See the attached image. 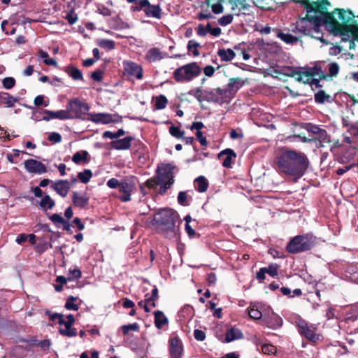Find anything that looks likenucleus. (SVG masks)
I'll use <instances>...</instances> for the list:
<instances>
[{
	"mask_svg": "<svg viewBox=\"0 0 358 358\" xmlns=\"http://www.w3.org/2000/svg\"><path fill=\"white\" fill-rule=\"evenodd\" d=\"M67 110L72 114V118L73 117H80L83 114H85L87 112L88 106L79 101H73L69 103Z\"/></svg>",
	"mask_w": 358,
	"mask_h": 358,
	"instance_id": "obj_14",
	"label": "nucleus"
},
{
	"mask_svg": "<svg viewBox=\"0 0 358 358\" xmlns=\"http://www.w3.org/2000/svg\"><path fill=\"white\" fill-rule=\"evenodd\" d=\"M222 157H225L222 162V166L225 168H231L233 159L236 157V154L233 150L228 148L219 153L218 157L222 158Z\"/></svg>",
	"mask_w": 358,
	"mask_h": 358,
	"instance_id": "obj_22",
	"label": "nucleus"
},
{
	"mask_svg": "<svg viewBox=\"0 0 358 358\" xmlns=\"http://www.w3.org/2000/svg\"><path fill=\"white\" fill-rule=\"evenodd\" d=\"M329 74L331 76H336L339 71V66L336 62L330 63L328 65Z\"/></svg>",
	"mask_w": 358,
	"mask_h": 358,
	"instance_id": "obj_49",
	"label": "nucleus"
},
{
	"mask_svg": "<svg viewBox=\"0 0 358 358\" xmlns=\"http://www.w3.org/2000/svg\"><path fill=\"white\" fill-rule=\"evenodd\" d=\"M295 322L299 334L310 342L316 343L322 340V336L317 332V327L316 324H309L300 317L296 319Z\"/></svg>",
	"mask_w": 358,
	"mask_h": 358,
	"instance_id": "obj_7",
	"label": "nucleus"
},
{
	"mask_svg": "<svg viewBox=\"0 0 358 358\" xmlns=\"http://www.w3.org/2000/svg\"><path fill=\"white\" fill-rule=\"evenodd\" d=\"M50 220L57 226L59 227L64 222V219L59 215L55 213L50 216Z\"/></svg>",
	"mask_w": 358,
	"mask_h": 358,
	"instance_id": "obj_51",
	"label": "nucleus"
},
{
	"mask_svg": "<svg viewBox=\"0 0 358 358\" xmlns=\"http://www.w3.org/2000/svg\"><path fill=\"white\" fill-rule=\"evenodd\" d=\"M324 25L328 29L329 31H332L335 35H341L343 36V40H348L350 38V35L348 34H344V31L347 32H352L354 27L352 26L343 25L341 22L338 21V27H334L333 24L330 22L327 23H316L313 28L310 30L308 36H312L317 40L322 41L323 43H326L322 38V33L320 30V26Z\"/></svg>",
	"mask_w": 358,
	"mask_h": 358,
	"instance_id": "obj_3",
	"label": "nucleus"
},
{
	"mask_svg": "<svg viewBox=\"0 0 358 358\" xmlns=\"http://www.w3.org/2000/svg\"><path fill=\"white\" fill-rule=\"evenodd\" d=\"M170 355L171 358H181L183 348L182 341L177 336L172 337L170 341Z\"/></svg>",
	"mask_w": 358,
	"mask_h": 358,
	"instance_id": "obj_15",
	"label": "nucleus"
},
{
	"mask_svg": "<svg viewBox=\"0 0 358 358\" xmlns=\"http://www.w3.org/2000/svg\"><path fill=\"white\" fill-rule=\"evenodd\" d=\"M313 245L311 238L307 236H295L287 246V250L291 253H298L310 250Z\"/></svg>",
	"mask_w": 358,
	"mask_h": 358,
	"instance_id": "obj_8",
	"label": "nucleus"
},
{
	"mask_svg": "<svg viewBox=\"0 0 358 358\" xmlns=\"http://www.w3.org/2000/svg\"><path fill=\"white\" fill-rule=\"evenodd\" d=\"M24 168L31 173L41 174L47 171L46 166L39 161L30 159L24 161Z\"/></svg>",
	"mask_w": 358,
	"mask_h": 358,
	"instance_id": "obj_13",
	"label": "nucleus"
},
{
	"mask_svg": "<svg viewBox=\"0 0 358 358\" xmlns=\"http://www.w3.org/2000/svg\"><path fill=\"white\" fill-rule=\"evenodd\" d=\"M211 9L213 13L220 14L224 11V7L220 1L217 2L211 6Z\"/></svg>",
	"mask_w": 358,
	"mask_h": 358,
	"instance_id": "obj_57",
	"label": "nucleus"
},
{
	"mask_svg": "<svg viewBox=\"0 0 358 358\" xmlns=\"http://www.w3.org/2000/svg\"><path fill=\"white\" fill-rule=\"evenodd\" d=\"M143 11L148 17L161 18L162 9L159 5H151L148 1V5L144 7Z\"/></svg>",
	"mask_w": 358,
	"mask_h": 358,
	"instance_id": "obj_24",
	"label": "nucleus"
},
{
	"mask_svg": "<svg viewBox=\"0 0 358 358\" xmlns=\"http://www.w3.org/2000/svg\"><path fill=\"white\" fill-rule=\"evenodd\" d=\"M88 152L87 151L78 152L75 153L72 157V160L76 164H80L87 160Z\"/></svg>",
	"mask_w": 358,
	"mask_h": 358,
	"instance_id": "obj_42",
	"label": "nucleus"
},
{
	"mask_svg": "<svg viewBox=\"0 0 358 358\" xmlns=\"http://www.w3.org/2000/svg\"><path fill=\"white\" fill-rule=\"evenodd\" d=\"M155 325L157 329H162L164 325L168 324V319L160 310L154 312Z\"/></svg>",
	"mask_w": 358,
	"mask_h": 358,
	"instance_id": "obj_28",
	"label": "nucleus"
},
{
	"mask_svg": "<svg viewBox=\"0 0 358 358\" xmlns=\"http://www.w3.org/2000/svg\"><path fill=\"white\" fill-rule=\"evenodd\" d=\"M133 140V137L127 136L122 139L113 141L110 143L111 148L117 150H127L131 147V143Z\"/></svg>",
	"mask_w": 358,
	"mask_h": 358,
	"instance_id": "obj_23",
	"label": "nucleus"
},
{
	"mask_svg": "<svg viewBox=\"0 0 358 358\" xmlns=\"http://www.w3.org/2000/svg\"><path fill=\"white\" fill-rule=\"evenodd\" d=\"M47 314L50 317V320L52 321L57 320L59 325L62 324L64 322V315L59 313H51L50 312H47Z\"/></svg>",
	"mask_w": 358,
	"mask_h": 358,
	"instance_id": "obj_52",
	"label": "nucleus"
},
{
	"mask_svg": "<svg viewBox=\"0 0 358 358\" xmlns=\"http://www.w3.org/2000/svg\"><path fill=\"white\" fill-rule=\"evenodd\" d=\"M169 133L171 136L176 138H182L185 135V131H182L180 127L171 126L169 127Z\"/></svg>",
	"mask_w": 358,
	"mask_h": 358,
	"instance_id": "obj_43",
	"label": "nucleus"
},
{
	"mask_svg": "<svg viewBox=\"0 0 358 358\" xmlns=\"http://www.w3.org/2000/svg\"><path fill=\"white\" fill-rule=\"evenodd\" d=\"M48 140L53 143H59L62 141V136L57 132H52L48 136Z\"/></svg>",
	"mask_w": 358,
	"mask_h": 358,
	"instance_id": "obj_61",
	"label": "nucleus"
},
{
	"mask_svg": "<svg viewBox=\"0 0 358 358\" xmlns=\"http://www.w3.org/2000/svg\"><path fill=\"white\" fill-rule=\"evenodd\" d=\"M17 99L6 93H0V103L6 104L7 107L13 106Z\"/></svg>",
	"mask_w": 358,
	"mask_h": 358,
	"instance_id": "obj_35",
	"label": "nucleus"
},
{
	"mask_svg": "<svg viewBox=\"0 0 358 358\" xmlns=\"http://www.w3.org/2000/svg\"><path fill=\"white\" fill-rule=\"evenodd\" d=\"M275 164L280 172L300 178L307 168V159L304 154L286 150L276 157Z\"/></svg>",
	"mask_w": 358,
	"mask_h": 358,
	"instance_id": "obj_2",
	"label": "nucleus"
},
{
	"mask_svg": "<svg viewBox=\"0 0 358 358\" xmlns=\"http://www.w3.org/2000/svg\"><path fill=\"white\" fill-rule=\"evenodd\" d=\"M44 113L48 115V117H43V120L49 121L50 119L66 120L72 118V114L66 110H60L57 111L45 110Z\"/></svg>",
	"mask_w": 358,
	"mask_h": 358,
	"instance_id": "obj_21",
	"label": "nucleus"
},
{
	"mask_svg": "<svg viewBox=\"0 0 358 358\" xmlns=\"http://www.w3.org/2000/svg\"><path fill=\"white\" fill-rule=\"evenodd\" d=\"M134 187L131 182L126 180L121 181L119 186V191L122 192L124 195L120 196V199L123 202H127L131 199V193Z\"/></svg>",
	"mask_w": 358,
	"mask_h": 358,
	"instance_id": "obj_18",
	"label": "nucleus"
},
{
	"mask_svg": "<svg viewBox=\"0 0 358 358\" xmlns=\"http://www.w3.org/2000/svg\"><path fill=\"white\" fill-rule=\"evenodd\" d=\"M178 201L182 206H188L189 204V199L185 192H180L178 196Z\"/></svg>",
	"mask_w": 358,
	"mask_h": 358,
	"instance_id": "obj_46",
	"label": "nucleus"
},
{
	"mask_svg": "<svg viewBox=\"0 0 358 358\" xmlns=\"http://www.w3.org/2000/svg\"><path fill=\"white\" fill-rule=\"evenodd\" d=\"M65 71L74 80H82L83 78L81 71L75 66H66Z\"/></svg>",
	"mask_w": 358,
	"mask_h": 358,
	"instance_id": "obj_34",
	"label": "nucleus"
},
{
	"mask_svg": "<svg viewBox=\"0 0 358 358\" xmlns=\"http://www.w3.org/2000/svg\"><path fill=\"white\" fill-rule=\"evenodd\" d=\"M243 338V334L240 329L237 328H230L226 332L225 341L230 343L236 340H238Z\"/></svg>",
	"mask_w": 358,
	"mask_h": 358,
	"instance_id": "obj_27",
	"label": "nucleus"
},
{
	"mask_svg": "<svg viewBox=\"0 0 358 358\" xmlns=\"http://www.w3.org/2000/svg\"><path fill=\"white\" fill-rule=\"evenodd\" d=\"M120 182L116 178H110L107 182V185L111 189L119 188Z\"/></svg>",
	"mask_w": 358,
	"mask_h": 358,
	"instance_id": "obj_63",
	"label": "nucleus"
},
{
	"mask_svg": "<svg viewBox=\"0 0 358 358\" xmlns=\"http://www.w3.org/2000/svg\"><path fill=\"white\" fill-rule=\"evenodd\" d=\"M38 55L42 59H43V62L46 65L53 66H57V62L55 61V59L49 58L48 57L49 55L46 52L43 51V50H40L38 51Z\"/></svg>",
	"mask_w": 358,
	"mask_h": 358,
	"instance_id": "obj_40",
	"label": "nucleus"
},
{
	"mask_svg": "<svg viewBox=\"0 0 358 358\" xmlns=\"http://www.w3.org/2000/svg\"><path fill=\"white\" fill-rule=\"evenodd\" d=\"M103 69L96 70L91 74V78L96 81L100 82L103 78Z\"/></svg>",
	"mask_w": 358,
	"mask_h": 358,
	"instance_id": "obj_58",
	"label": "nucleus"
},
{
	"mask_svg": "<svg viewBox=\"0 0 358 358\" xmlns=\"http://www.w3.org/2000/svg\"><path fill=\"white\" fill-rule=\"evenodd\" d=\"M348 130L352 135L358 137V122L351 124Z\"/></svg>",
	"mask_w": 358,
	"mask_h": 358,
	"instance_id": "obj_64",
	"label": "nucleus"
},
{
	"mask_svg": "<svg viewBox=\"0 0 358 358\" xmlns=\"http://www.w3.org/2000/svg\"><path fill=\"white\" fill-rule=\"evenodd\" d=\"M329 98V96L327 95L325 92L322 90L317 92L315 94V100L316 102L319 103H323L325 102L326 99Z\"/></svg>",
	"mask_w": 358,
	"mask_h": 358,
	"instance_id": "obj_48",
	"label": "nucleus"
},
{
	"mask_svg": "<svg viewBox=\"0 0 358 358\" xmlns=\"http://www.w3.org/2000/svg\"><path fill=\"white\" fill-rule=\"evenodd\" d=\"M201 69L196 62H192L176 69L173 72V78L178 83H186L198 77Z\"/></svg>",
	"mask_w": 358,
	"mask_h": 358,
	"instance_id": "obj_5",
	"label": "nucleus"
},
{
	"mask_svg": "<svg viewBox=\"0 0 358 358\" xmlns=\"http://www.w3.org/2000/svg\"><path fill=\"white\" fill-rule=\"evenodd\" d=\"M234 16L231 14L225 15L218 19L217 22L220 25L225 27L233 21Z\"/></svg>",
	"mask_w": 358,
	"mask_h": 358,
	"instance_id": "obj_45",
	"label": "nucleus"
},
{
	"mask_svg": "<svg viewBox=\"0 0 358 358\" xmlns=\"http://www.w3.org/2000/svg\"><path fill=\"white\" fill-rule=\"evenodd\" d=\"M158 290L155 287L151 294H147L145 296L144 310L145 312H150L152 308L156 307V302L158 300Z\"/></svg>",
	"mask_w": 358,
	"mask_h": 358,
	"instance_id": "obj_19",
	"label": "nucleus"
},
{
	"mask_svg": "<svg viewBox=\"0 0 358 358\" xmlns=\"http://www.w3.org/2000/svg\"><path fill=\"white\" fill-rule=\"evenodd\" d=\"M125 131L122 129H120L116 132H112L110 131H106L103 134V137L110 139H116L120 138V136L124 135Z\"/></svg>",
	"mask_w": 358,
	"mask_h": 358,
	"instance_id": "obj_41",
	"label": "nucleus"
},
{
	"mask_svg": "<svg viewBox=\"0 0 358 358\" xmlns=\"http://www.w3.org/2000/svg\"><path fill=\"white\" fill-rule=\"evenodd\" d=\"M157 182L161 184L160 194H164L173 183L172 174L170 171H165L163 168L158 169Z\"/></svg>",
	"mask_w": 358,
	"mask_h": 358,
	"instance_id": "obj_12",
	"label": "nucleus"
},
{
	"mask_svg": "<svg viewBox=\"0 0 358 358\" xmlns=\"http://www.w3.org/2000/svg\"><path fill=\"white\" fill-rule=\"evenodd\" d=\"M200 44L194 40H190L188 41L187 48L189 52H192L194 57H198L199 55V51L198 48L200 47Z\"/></svg>",
	"mask_w": 358,
	"mask_h": 358,
	"instance_id": "obj_38",
	"label": "nucleus"
},
{
	"mask_svg": "<svg viewBox=\"0 0 358 358\" xmlns=\"http://www.w3.org/2000/svg\"><path fill=\"white\" fill-rule=\"evenodd\" d=\"M51 187L61 196L65 197L71 188L68 180H57L52 183Z\"/></svg>",
	"mask_w": 358,
	"mask_h": 358,
	"instance_id": "obj_20",
	"label": "nucleus"
},
{
	"mask_svg": "<svg viewBox=\"0 0 358 358\" xmlns=\"http://www.w3.org/2000/svg\"><path fill=\"white\" fill-rule=\"evenodd\" d=\"M147 5H148V0H140L136 6L131 7V10L132 11H140L144 9V7Z\"/></svg>",
	"mask_w": 358,
	"mask_h": 358,
	"instance_id": "obj_56",
	"label": "nucleus"
},
{
	"mask_svg": "<svg viewBox=\"0 0 358 358\" xmlns=\"http://www.w3.org/2000/svg\"><path fill=\"white\" fill-rule=\"evenodd\" d=\"M91 121L101 124L118 123L122 121V117L117 113H94L91 114Z\"/></svg>",
	"mask_w": 358,
	"mask_h": 358,
	"instance_id": "obj_10",
	"label": "nucleus"
},
{
	"mask_svg": "<svg viewBox=\"0 0 358 358\" xmlns=\"http://www.w3.org/2000/svg\"><path fill=\"white\" fill-rule=\"evenodd\" d=\"M15 83L13 78L8 77L3 80V85L6 89H11Z\"/></svg>",
	"mask_w": 358,
	"mask_h": 358,
	"instance_id": "obj_60",
	"label": "nucleus"
},
{
	"mask_svg": "<svg viewBox=\"0 0 358 358\" xmlns=\"http://www.w3.org/2000/svg\"><path fill=\"white\" fill-rule=\"evenodd\" d=\"M229 96L224 90L220 88L211 89L208 91V101L222 104L229 102Z\"/></svg>",
	"mask_w": 358,
	"mask_h": 358,
	"instance_id": "obj_11",
	"label": "nucleus"
},
{
	"mask_svg": "<svg viewBox=\"0 0 358 358\" xmlns=\"http://www.w3.org/2000/svg\"><path fill=\"white\" fill-rule=\"evenodd\" d=\"M262 353L268 355H275L276 352V348L271 344H262Z\"/></svg>",
	"mask_w": 358,
	"mask_h": 358,
	"instance_id": "obj_44",
	"label": "nucleus"
},
{
	"mask_svg": "<svg viewBox=\"0 0 358 358\" xmlns=\"http://www.w3.org/2000/svg\"><path fill=\"white\" fill-rule=\"evenodd\" d=\"M194 187L199 192H205L208 187V182L204 176H199L194 180Z\"/></svg>",
	"mask_w": 358,
	"mask_h": 358,
	"instance_id": "obj_31",
	"label": "nucleus"
},
{
	"mask_svg": "<svg viewBox=\"0 0 358 358\" xmlns=\"http://www.w3.org/2000/svg\"><path fill=\"white\" fill-rule=\"evenodd\" d=\"M67 279L68 278L62 275L58 276L56 279V281L58 282V284L55 285V289L57 292H61L62 290L63 285L66 283Z\"/></svg>",
	"mask_w": 358,
	"mask_h": 358,
	"instance_id": "obj_50",
	"label": "nucleus"
},
{
	"mask_svg": "<svg viewBox=\"0 0 358 358\" xmlns=\"http://www.w3.org/2000/svg\"><path fill=\"white\" fill-rule=\"evenodd\" d=\"M76 300V298L73 296H70L68 298L66 304L65 308L68 310H78V307L76 304L74 303V301Z\"/></svg>",
	"mask_w": 358,
	"mask_h": 358,
	"instance_id": "obj_53",
	"label": "nucleus"
},
{
	"mask_svg": "<svg viewBox=\"0 0 358 358\" xmlns=\"http://www.w3.org/2000/svg\"><path fill=\"white\" fill-rule=\"evenodd\" d=\"M248 314L250 317L254 320L260 319L263 315L262 307L256 304H252L248 308Z\"/></svg>",
	"mask_w": 358,
	"mask_h": 358,
	"instance_id": "obj_32",
	"label": "nucleus"
},
{
	"mask_svg": "<svg viewBox=\"0 0 358 358\" xmlns=\"http://www.w3.org/2000/svg\"><path fill=\"white\" fill-rule=\"evenodd\" d=\"M166 53L162 52L158 48H152L149 49L145 55V59L149 63H153L166 57Z\"/></svg>",
	"mask_w": 358,
	"mask_h": 358,
	"instance_id": "obj_17",
	"label": "nucleus"
},
{
	"mask_svg": "<svg viewBox=\"0 0 358 358\" xmlns=\"http://www.w3.org/2000/svg\"><path fill=\"white\" fill-rule=\"evenodd\" d=\"M314 76H318L320 78H324V74L322 68L315 64L313 66H308L304 68H299V72L295 73L294 78L299 82L303 83L313 84L317 82V80L313 79Z\"/></svg>",
	"mask_w": 358,
	"mask_h": 358,
	"instance_id": "obj_6",
	"label": "nucleus"
},
{
	"mask_svg": "<svg viewBox=\"0 0 358 358\" xmlns=\"http://www.w3.org/2000/svg\"><path fill=\"white\" fill-rule=\"evenodd\" d=\"M168 103V99L166 97L163 95H159L155 97V107L157 110H162L164 109L166 107V105Z\"/></svg>",
	"mask_w": 358,
	"mask_h": 358,
	"instance_id": "obj_36",
	"label": "nucleus"
},
{
	"mask_svg": "<svg viewBox=\"0 0 358 358\" xmlns=\"http://www.w3.org/2000/svg\"><path fill=\"white\" fill-rule=\"evenodd\" d=\"M155 220L168 231V236H176L178 231L176 224L178 222V215L176 212L171 209L162 210L155 215Z\"/></svg>",
	"mask_w": 358,
	"mask_h": 358,
	"instance_id": "obj_4",
	"label": "nucleus"
},
{
	"mask_svg": "<svg viewBox=\"0 0 358 358\" xmlns=\"http://www.w3.org/2000/svg\"><path fill=\"white\" fill-rule=\"evenodd\" d=\"M208 90H202L199 87L190 90L188 94L194 96L199 101H208Z\"/></svg>",
	"mask_w": 358,
	"mask_h": 358,
	"instance_id": "obj_29",
	"label": "nucleus"
},
{
	"mask_svg": "<svg viewBox=\"0 0 358 358\" xmlns=\"http://www.w3.org/2000/svg\"><path fill=\"white\" fill-rule=\"evenodd\" d=\"M55 204V201L49 195L44 196L40 202L41 207L44 210L52 209Z\"/></svg>",
	"mask_w": 358,
	"mask_h": 358,
	"instance_id": "obj_37",
	"label": "nucleus"
},
{
	"mask_svg": "<svg viewBox=\"0 0 358 358\" xmlns=\"http://www.w3.org/2000/svg\"><path fill=\"white\" fill-rule=\"evenodd\" d=\"M124 74L129 78H135L141 80L143 76V68L137 63L132 61H124L122 62Z\"/></svg>",
	"mask_w": 358,
	"mask_h": 358,
	"instance_id": "obj_9",
	"label": "nucleus"
},
{
	"mask_svg": "<svg viewBox=\"0 0 358 358\" xmlns=\"http://www.w3.org/2000/svg\"><path fill=\"white\" fill-rule=\"evenodd\" d=\"M81 276V271L78 269L69 270L68 280H73L78 279Z\"/></svg>",
	"mask_w": 358,
	"mask_h": 358,
	"instance_id": "obj_55",
	"label": "nucleus"
},
{
	"mask_svg": "<svg viewBox=\"0 0 358 358\" xmlns=\"http://www.w3.org/2000/svg\"><path fill=\"white\" fill-rule=\"evenodd\" d=\"M122 329L124 334L127 335L130 331H138L139 329V325L135 322L133 324L124 325L122 327Z\"/></svg>",
	"mask_w": 358,
	"mask_h": 358,
	"instance_id": "obj_47",
	"label": "nucleus"
},
{
	"mask_svg": "<svg viewBox=\"0 0 358 358\" xmlns=\"http://www.w3.org/2000/svg\"><path fill=\"white\" fill-rule=\"evenodd\" d=\"M275 34L278 38L282 40L287 44H295L298 42L299 38L297 36H293L288 33H284L280 30H275Z\"/></svg>",
	"mask_w": 358,
	"mask_h": 358,
	"instance_id": "obj_25",
	"label": "nucleus"
},
{
	"mask_svg": "<svg viewBox=\"0 0 358 358\" xmlns=\"http://www.w3.org/2000/svg\"><path fill=\"white\" fill-rule=\"evenodd\" d=\"M78 177L82 182L87 183L90 180V170L85 169L83 173H79Z\"/></svg>",
	"mask_w": 358,
	"mask_h": 358,
	"instance_id": "obj_59",
	"label": "nucleus"
},
{
	"mask_svg": "<svg viewBox=\"0 0 358 358\" xmlns=\"http://www.w3.org/2000/svg\"><path fill=\"white\" fill-rule=\"evenodd\" d=\"M278 266L277 264H271L268 267H266V273L269 274L272 277H275L278 275Z\"/></svg>",
	"mask_w": 358,
	"mask_h": 358,
	"instance_id": "obj_54",
	"label": "nucleus"
},
{
	"mask_svg": "<svg viewBox=\"0 0 358 358\" xmlns=\"http://www.w3.org/2000/svg\"><path fill=\"white\" fill-rule=\"evenodd\" d=\"M72 324H69L68 322L65 321L64 319V322H62V324L61 325L60 328L59 329V333L67 337H71L75 336L77 334V331L76 329H73L71 327Z\"/></svg>",
	"mask_w": 358,
	"mask_h": 358,
	"instance_id": "obj_26",
	"label": "nucleus"
},
{
	"mask_svg": "<svg viewBox=\"0 0 358 358\" xmlns=\"http://www.w3.org/2000/svg\"><path fill=\"white\" fill-rule=\"evenodd\" d=\"M217 55L220 59L223 62L231 61L236 56L234 51L230 48L228 49H219Z\"/></svg>",
	"mask_w": 358,
	"mask_h": 358,
	"instance_id": "obj_30",
	"label": "nucleus"
},
{
	"mask_svg": "<svg viewBox=\"0 0 358 358\" xmlns=\"http://www.w3.org/2000/svg\"><path fill=\"white\" fill-rule=\"evenodd\" d=\"M73 201L76 206L83 207L87 205L88 199L80 196L78 192H73Z\"/></svg>",
	"mask_w": 358,
	"mask_h": 358,
	"instance_id": "obj_39",
	"label": "nucleus"
},
{
	"mask_svg": "<svg viewBox=\"0 0 358 358\" xmlns=\"http://www.w3.org/2000/svg\"><path fill=\"white\" fill-rule=\"evenodd\" d=\"M245 84V81L240 78H234L229 80L227 87L225 90L229 96V99L231 100L234 94L241 89Z\"/></svg>",
	"mask_w": 358,
	"mask_h": 358,
	"instance_id": "obj_16",
	"label": "nucleus"
},
{
	"mask_svg": "<svg viewBox=\"0 0 358 358\" xmlns=\"http://www.w3.org/2000/svg\"><path fill=\"white\" fill-rule=\"evenodd\" d=\"M352 16L351 12L339 9L336 10L333 13L313 10H308L306 16L296 22L292 31L296 34L308 35L316 23L330 22L334 27H338V20L344 23L351 19Z\"/></svg>",
	"mask_w": 358,
	"mask_h": 358,
	"instance_id": "obj_1",
	"label": "nucleus"
},
{
	"mask_svg": "<svg viewBox=\"0 0 358 358\" xmlns=\"http://www.w3.org/2000/svg\"><path fill=\"white\" fill-rule=\"evenodd\" d=\"M194 336L196 340L203 341L206 338V334L200 329H195L194 331Z\"/></svg>",
	"mask_w": 358,
	"mask_h": 358,
	"instance_id": "obj_62",
	"label": "nucleus"
},
{
	"mask_svg": "<svg viewBox=\"0 0 358 358\" xmlns=\"http://www.w3.org/2000/svg\"><path fill=\"white\" fill-rule=\"evenodd\" d=\"M96 43L101 48L105 49L107 51L112 50L115 48V42L108 39H97Z\"/></svg>",
	"mask_w": 358,
	"mask_h": 358,
	"instance_id": "obj_33",
	"label": "nucleus"
}]
</instances>
